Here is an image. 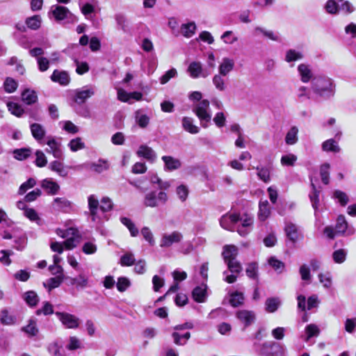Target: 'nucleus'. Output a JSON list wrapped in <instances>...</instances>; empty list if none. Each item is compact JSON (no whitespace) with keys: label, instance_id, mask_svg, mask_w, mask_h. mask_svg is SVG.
<instances>
[{"label":"nucleus","instance_id":"54","mask_svg":"<svg viewBox=\"0 0 356 356\" xmlns=\"http://www.w3.org/2000/svg\"><path fill=\"white\" fill-rule=\"evenodd\" d=\"M68 147L72 152H76L78 150L85 148V144L82 142L81 138L77 137L72 139L68 143Z\"/></svg>","mask_w":356,"mask_h":356},{"label":"nucleus","instance_id":"37","mask_svg":"<svg viewBox=\"0 0 356 356\" xmlns=\"http://www.w3.org/2000/svg\"><path fill=\"white\" fill-rule=\"evenodd\" d=\"M304 57L303 53L301 51H298L293 49H290L286 51L285 55V60L287 63L294 62L302 59Z\"/></svg>","mask_w":356,"mask_h":356},{"label":"nucleus","instance_id":"62","mask_svg":"<svg viewBox=\"0 0 356 356\" xmlns=\"http://www.w3.org/2000/svg\"><path fill=\"white\" fill-rule=\"evenodd\" d=\"M54 313L53 306L49 302H44V305L42 308L38 309L35 312L37 316L44 314V316L50 315Z\"/></svg>","mask_w":356,"mask_h":356},{"label":"nucleus","instance_id":"35","mask_svg":"<svg viewBox=\"0 0 356 356\" xmlns=\"http://www.w3.org/2000/svg\"><path fill=\"white\" fill-rule=\"evenodd\" d=\"M49 169L52 171L57 172L59 176L65 177L68 175V172L64 167L63 163L58 161H54L49 163Z\"/></svg>","mask_w":356,"mask_h":356},{"label":"nucleus","instance_id":"30","mask_svg":"<svg viewBox=\"0 0 356 356\" xmlns=\"http://www.w3.org/2000/svg\"><path fill=\"white\" fill-rule=\"evenodd\" d=\"M31 131L33 137L37 140H41L45 136V129L44 127L38 123H33L30 125Z\"/></svg>","mask_w":356,"mask_h":356},{"label":"nucleus","instance_id":"63","mask_svg":"<svg viewBox=\"0 0 356 356\" xmlns=\"http://www.w3.org/2000/svg\"><path fill=\"white\" fill-rule=\"evenodd\" d=\"M81 236L76 237H70L67 238L63 243L67 250H72L76 247L77 244L80 242Z\"/></svg>","mask_w":356,"mask_h":356},{"label":"nucleus","instance_id":"49","mask_svg":"<svg viewBox=\"0 0 356 356\" xmlns=\"http://www.w3.org/2000/svg\"><path fill=\"white\" fill-rule=\"evenodd\" d=\"M327 13L336 15L339 13V6L334 0H327L324 6Z\"/></svg>","mask_w":356,"mask_h":356},{"label":"nucleus","instance_id":"14","mask_svg":"<svg viewBox=\"0 0 356 356\" xmlns=\"http://www.w3.org/2000/svg\"><path fill=\"white\" fill-rule=\"evenodd\" d=\"M237 213H227L220 218V226L225 229L232 231L237 224Z\"/></svg>","mask_w":356,"mask_h":356},{"label":"nucleus","instance_id":"6","mask_svg":"<svg viewBox=\"0 0 356 356\" xmlns=\"http://www.w3.org/2000/svg\"><path fill=\"white\" fill-rule=\"evenodd\" d=\"M97 88L95 86L87 85L74 90L73 101L78 105L83 104L88 99L95 95Z\"/></svg>","mask_w":356,"mask_h":356},{"label":"nucleus","instance_id":"41","mask_svg":"<svg viewBox=\"0 0 356 356\" xmlns=\"http://www.w3.org/2000/svg\"><path fill=\"white\" fill-rule=\"evenodd\" d=\"M192 294L195 301L198 302H204L206 298V286L202 285L195 287Z\"/></svg>","mask_w":356,"mask_h":356},{"label":"nucleus","instance_id":"45","mask_svg":"<svg viewBox=\"0 0 356 356\" xmlns=\"http://www.w3.org/2000/svg\"><path fill=\"white\" fill-rule=\"evenodd\" d=\"M280 300L278 298H270L266 300V310L269 313L275 312L280 305Z\"/></svg>","mask_w":356,"mask_h":356},{"label":"nucleus","instance_id":"19","mask_svg":"<svg viewBox=\"0 0 356 356\" xmlns=\"http://www.w3.org/2000/svg\"><path fill=\"white\" fill-rule=\"evenodd\" d=\"M298 72L300 76V80L303 83H308L312 81L313 73L309 65L301 63L298 66Z\"/></svg>","mask_w":356,"mask_h":356},{"label":"nucleus","instance_id":"40","mask_svg":"<svg viewBox=\"0 0 356 356\" xmlns=\"http://www.w3.org/2000/svg\"><path fill=\"white\" fill-rule=\"evenodd\" d=\"M136 122L140 128H145L149 123V118L143 113L141 110H138L135 113Z\"/></svg>","mask_w":356,"mask_h":356},{"label":"nucleus","instance_id":"8","mask_svg":"<svg viewBox=\"0 0 356 356\" xmlns=\"http://www.w3.org/2000/svg\"><path fill=\"white\" fill-rule=\"evenodd\" d=\"M51 13L58 21L66 19L70 23H75L78 21L77 17L65 6H53Z\"/></svg>","mask_w":356,"mask_h":356},{"label":"nucleus","instance_id":"26","mask_svg":"<svg viewBox=\"0 0 356 356\" xmlns=\"http://www.w3.org/2000/svg\"><path fill=\"white\" fill-rule=\"evenodd\" d=\"M234 62L229 58H224L219 66V74L222 76H227L234 68Z\"/></svg>","mask_w":356,"mask_h":356},{"label":"nucleus","instance_id":"50","mask_svg":"<svg viewBox=\"0 0 356 356\" xmlns=\"http://www.w3.org/2000/svg\"><path fill=\"white\" fill-rule=\"evenodd\" d=\"M130 286L131 281L128 277L122 276L118 278L116 287L120 292L125 291Z\"/></svg>","mask_w":356,"mask_h":356},{"label":"nucleus","instance_id":"22","mask_svg":"<svg viewBox=\"0 0 356 356\" xmlns=\"http://www.w3.org/2000/svg\"><path fill=\"white\" fill-rule=\"evenodd\" d=\"M162 160L165 163L164 168L165 170L172 171L179 169L181 165V161L170 156H162Z\"/></svg>","mask_w":356,"mask_h":356},{"label":"nucleus","instance_id":"9","mask_svg":"<svg viewBox=\"0 0 356 356\" xmlns=\"http://www.w3.org/2000/svg\"><path fill=\"white\" fill-rule=\"evenodd\" d=\"M183 239V235L178 231H174L171 233H164L161 235L160 240V247L168 248L175 243H179Z\"/></svg>","mask_w":356,"mask_h":356},{"label":"nucleus","instance_id":"33","mask_svg":"<svg viewBox=\"0 0 356 356\" xmlns=\"http://www.w3.org/2000/svg\"><path fill=\"white\" fill-rule=\"evenodd\" d=\"M270 210L267 200L260 201L259 205L258 218L261 221L266 220L270 216Z\"/></svg>","mask_w":356,"mask_h":356},{"label":"nucleus","instance_id":"60","mask_svg":"<svg viewBox=\"0 0 356 356\" xmlns=\"http://www.w3.org/2000/svg\"><path fill=\"white\" fill-rule=\"evenodd\" d=\"M213 83L216 88L219 91H224L226 88L225 80L220 74H216L213 77Z\"/></svg>","mask_w":356,"mask_h":356},{"label":"nucleus","instance_id":"31","mask_svg":"<svg viewBox=\"0 0 356 356\" xmlns=\"http://www.w3.org/2000/svg\"><path fill=\"white\" fill-rule=\"evenodd\" d=\"M22 100L27 105H32L38 101V95L35 91L26 89L22 93Z\"/></svg>","mask_w":356,"mask_h":356},{"label":"nucleus","instance_id":"28","mask_svg":"<svg viewBox=\"0 0 356 356\" xmlns=\"http://www.w3.org/2000/svg\"><path fill=\"white\" fill-rule=\"evenodd\" d=\"M43 188L49 194L55 195L58 193L60 186L59 185L50 179H44L41 184Z\"/></svg>","mask_w":356,"mask_h":356},{"label":"nucleus","instance_id":"12","mask_svg":"<svg viewBox=\"0 0 356 356\" xmlns=\"http://www.w3.org/2000/svg\"><path fill=\"white\" fill-rule=\"evenodd\" d=\"M56 315L66 327L74 329L79 327V319L74 315L59 312H56Z\"/></svg>","mask_w":356,"mask_h":356},{"label":"nucleus","instance_id":"32","mask_svg":"<svg viewBox=\"0 0 356 356\" xmlns=\"http://www.w3.org/2000/svg\"><path fill=\"white\" fill-rule=\"evenodd\" d=\"M182 127L184 129L190 134H196L200 131V128L193 124V120L189 117H184L182 118Z\"/></svg>","mask_w":356,"mask_h":356},{"label":"nucleus","instance_id":"36","mask_svg":"<svg viewBox=\"0 0 356 356\" xmlns=\"http://www.w3.org/2000/svg\"><path fill=\"white\" fill-rule=\"evenodd\" d=\"M181 33L186 38H191L195 32L196 25L193 22L183 24L181 26Z\"/></svg>","mask_w":356,"mask_h":356},{"label":"nucleus","instance_id":"13","mask_svg":"<svg viewBox=\"0 0 356 356\" xmlns=\"http://www.w3.org/2000/svg\"><path fill=\"white\" fill-rule=\"evenodd\" d=\"M188 72L193 79H197L198 77L206 78L209 75V72L202 68V64L196 61L190 63L188 67Z\"/></svg>","mask_w":356,"mask_h":356},{"label":"nucleus","instance_id":"1","mask_svg":"<svg viewBox=\"0 0 356 356\" xmlns=\"http://www.w3.org/2000/svg\"><path fill=\"white\" fill-rule=\"evenodd\" d=\"M312 88L314 93L325 98L333 95L332 80L325 76H315L312 79Z\"/></svg>","mask_w":356,"mask_h":356},{"label":"nucleus","instance_id":"2","mask_svg":"<svg viewBox=\"0 0 356 356\" xmlns=\"http://www.w3.org/2000/svg\"><path fill=\"white\" fill-rule=\"evenodd\" d=\"M255 350L260 355L284 356L285 349L280 344L274 342H266L262 345H254Z\"/></svg>","mask_w":356,"mask_h":356},{"label":"nucleus","instance_id":"59","mask_svg":"<svg viewBox=\"0 0 356 356\" xmlns=\"http://www.w3.org/2000/svg\"><path fill=\"white\" fill-rule=\"evenodd\" d=\"M36 184V181L33 178H29L26 181L23 183L19 188L18 194L23 195L29 189L33 188Z\"/></svg>","mask_w":356,"mask_h":356},{"label":"nucleus","instance_id":"11","mask_svg":"<svg viewBox=\"0 0 356 356\" xmlns=\"http://www.w3.org/2000/svg\"><path fill=\"white\" fill-rule=\"evenodd\" d=\"M118 99L129 104H132L134 101H140L143 99V93L140 92H128L122 88H118L117 92Z\"/></svg>","mask_w":356,"mask_h":356},{"label":"nucleus","instance_id":"51","mask_svg":"<svg viewBox=\"0 0 356 356\" xmlns=\"http://www.w3.org/2000/svg\"><path fill=\"white\" fill-rule=\"evenodd\" d=\"M18 86L17 82L13 78L7 77L3 83V88L6 92H15Z\"/></svg>","mask_w":356,"mask_h":356},{"label":"nucleus","instance_id":"43","mask_svg":"<svg viewBox=\"0 0 356 356\" xmlns=\"http://www.w3.org/2000/svg\"><path fill=\"white\" fill-rule=\"evenodd\" d=\"M305 340L308 341L312 337H318L320 333L318 327L315 324L307 325L305 327Z\"/></svg>","mask_w":356,"mask_h":356},{"label":"nucleus","instance_id":"10","mask_svg":"<svg viewBox=\"0 0 356 356\" xmlns=\"http://www.w3.org/2000/svg\"><path fill=\"white\" fill-rule=\"evenodd\" d=\"M348 228V223L343 216H339L337 220V225L335 229H333L331 227H326L324 230V233L330 238H333L335 234H343Z\"/></svg>","mask_w":356,"mask_h":356},{"label":"nucleus","instance_id":"15","mask_svg":"<svg viewBox=\"0 0 356 356\" xmlns=\"http://www.w3.org/2000/svg\"><path fill=\"white\" fill-rule=\"evenodd\" d=\"M136 154L139 157H143L151 163L154 162L156 159L155 152L151 147L145 145H140Z\"/></svg>","mask_w":356,"mask_h":356},{"label":"nucleus","instance_id":"25","mask_svg":"<svg viewBox=\"0 0 356 356\" xmlns=\"http://www.w3.org/2000/svg\"><path fill=\"white\" fill-rule=\"evenodd\" d=\"M47 350L51 356H65V353L63 350V344L58 340L49 343Z\"/></svg>","mask_w":356,"mask_h":356},{"label":"nucleus","instance_id":"7","mask_svg":"<svg viewBox=\"0 0 356 356\" xmlns=\"http://www.w3.org/2000/svg\"><path fill=\"white\" fill-rule=\"evenodd\" d=\"M237 232L242 236H247L252 229L254 222L253 217L250 215L244 213L240 215L237 213Z\"/></svg>","mask_w":356,"mask_h":356},{"label":"nucleus","instance_id":"39","mask_svg":"<svg viewBox=\"0 0 356 356\" xmlns=\"http://www.w3.org/2000/svg\"><path fill=\"white\" fill-rule=\"evenodd\" d=\"M120 222L129 229L131 236L135 237L138 235V229L133 221L127 217H120Z\"/></svg>","mask_w":356,"mask_h":356},{"label":"nucleus","instance_id":"46","mask_svg":"<svg viewBox=\"0 0 356 356\" xmlns=\"http://www.w3.org/2000/svg\"><path fill=\"white\" fill-rule=\"evenodd\" d=\"M298 129L292 127L287 132L285 137V142L287 145H294L298 140Z\"/></svg>","mask_w":356,"mask_h":356},{"label":"nucleus","instance_id":"34","mask_svg":"<svg viewBox=\"0 0 356 356\" xmlns=\"http://www.w3.org/2000/svg\"><path fill=\"white\" fill-rule=\"evenodd\" d=\"M23 298L26 303L31 307H35L39 302V297L33 291H29L24 293Z\"/></svg>","mask_w":356,"mask_h":356},{"label":"nucleus","instance_id":"42","mask_svg":"<svg viewBox=\"0 0 356 356\" xmlns=\"http://www.w3.org/2000/svg\"><path fill=\"white\" fill-rule=\"evenodd\" d=\"M322 149L325 152H339L340 148L338 143L334 139H328L322 144Z\"/></svg>","mask_w":356,"mask_h":356},{"label":"nucleus","instance_id":"52","mask_svg":"<svg viewBox=\"0 0 356 356\" xmlns=\"http://www.w3.org/2000/svg\"><path fill=\"white\" fill-rule=\"evenodd\" d=\"M244 300L243 294L241 292L236 291L230 295L229 302L233 307L241 305Z\"/></svg>","mask_w":356,"mask_h":356},{"label":"nucleus","instance_id":"24","mask_svg":"<svg viewBox=\"0 0 356 356\" xmlns=\"http://www.w3.org/2000/svg\"><path fill=\"white\" fill-rule=\"evenodd\" d=\"M111 210V200L109 197H103L99 207V213L101 218H105L107 220L109 219V215L106 213Z\"/></svg>","mask_w":356,"mask_h":356},{"label":"nucleus","instance_id":"27","mask_svg":"<svg viewBox=\"0 0 356 356\" xmlns=\"http://www.w3.org/2000/svg\"><path fill=\"white\" fill-rule=\"evenodd\" d=\"M238 254V248L233 245H227L223 248V252L222 253L225 261L229 260L236 259V257Z\"/></svg>","mask_w":356,"mask_h":356},{"label":"nucleus","instance_id":"29","mask_svg":"<svg viewBox=\"0 0 356 356\" xmlns=\"http://www.w3.org/2000/svg\"><path fill=\"white\" fill-rule=\"evenodd\" d=\"M81 166L100 173L108 168V164L106 161L99 160L97 163H85Z\"/></svg>","mask_w":356,"mask_h":356},{"label":"nucleus","instance_id":"55","mask_svg":"<svg viewBox=\"0 0 356 356\" xmlns=\"http://www.w3.org/2000/svg\"><path fill=\"white\" fill-rule=\"evenodd\" d=\"M313 187V191L309 194V198L310 201L312 202V207L314 208L315 211V215H316V211L318 208V204H319V191H317L314 187V185L312 184Z\"/></svg>","mask_w":356,"mask_h":356},{"label":"nucleus","instance_id":"21","mask_svg":"<svg viewBox=\"0 0 356 356\" xmlns=\"http://www.w3.org/2000/svg\"><path fill=\"white\" fill-rule=\"evenodd\" d=\"M0 322L4 325H13L17 323V318L8 309L4 308L0 312Z\"/></svg>","mask_w":356,"mask_h":356},{"label":"nucleus","instance_id":"44","mask_svg":"<svg viewBox=\"0 0 356 356\" xmlns=\"http://www.w3.org/2000/svg\"><path fill=\"white\" fill-rule=\"evenodd\" d=\"M135 257L130 252H124L120 258L119 264L122 266H131L135 263Z\"/></svg>","mask_w":356,"mask_h":356},{"label":"nucleus","instance_id":"3","mask_svg":"<svg viewBox=\"0 0 356 356\" xmlns=\"http://www.w3.org/2000/svg\"><path fill=\"white\" fill-rule=\"evenodd\" d=\"M193 111L199 118L202 127L204 128L208 127L211 120L209 102L207 99L200 101L194 106Z\"/></svg>","mask_w":356,"mask_h":356},{"label":"nucleus","instance_id":"20","mask_svg":"<svg viewBox=\"0 0 356 356\" xmlns=\"http://www.w3.org/2000/svg\"><path fill=\"white\" fill-rule=\"evenodd\" d=\"M237 318L245 324V327L249 326L255 321L254 312L249 310H239L236 313Z\"/></svg>","mask_w":356,"mask_h":356},{"label":"nucleus","instance_id":"61","mask_svg":"<svg viewBox=\"0 0 356 356\" xmlns=\"http://www.w3.org/2000/svg\"><path fill=\"white\" fill-rule=\"evenodd\" d=\"M297 161V156L292 154L284 155L281 158V163L284 166H293Z\"/></svg>","mask_w":356,"mask_h":356},{"label":"nucleus","instance_id":"38","mask_svg":"<svg viewBox=\"0 0 356 356\" xmlns=\"http://www.w3.org/2000/svg\"><path fill=\"white\" fill-rule=\"evenodd\" d=\"M285 232L290 241L296 242L298 239V232L296 225L287 223L285 227Z\"/></svg>","mask_w":356,"mask_h":356},{"label":"nucleus","instance_id":"64","mask_svg":"<svg viewBox=\"0 0 356 356\" xmlns=\"http://www.w3.org/2000/svg\"><path fill=\"white\" fill-rule=\"evenodd\" d=\"M54 204L58 209L66 210L70 207V202L65 197H56Z\"/></svg>","mask_w":356,"mask_h":356},{"label":"nucleus","instance_id":"4","mask_svg":"<svg viewBox=\"0 0 356 356\" xmlns=\"http://www.w3.org/2000/svg\"><path fill=\"white\" fill-rule=\"evenodd\" d=\"M8 110L11 114L17 118H21L24 113L28 114L29 117L35 120H39V107L34 106L33 108H24L21 105L13 102L7 103Z\"/></svg>","mask_w":356,"mask_h":356},{"label":"nucleus","instance_id":"48","mask_svg":"<svg viewBox=\"0 0 356 356\" xmlns=\"http://www.w3.org/2000/svg\"><path fill=\"white\" fill-rule=\"evenodd\" d=\"M26 26L32 30H37L41 26V17L40 15H33L26 19Z\"/></svg>","mask_w":356,"mask_h":356},{"label":"nucleus","instance_id":"18","mask_svg":"<svg viewBox=\"0 0 356 356\" xmlns=\"http://www.w3.org/2000/svg\"><path fill=\"white\" fill-rule=\"evenodd\" d=\"M88 202L92 220L95 221L97 218H100L101 216L99 213V202L97 198L94 195H90L88 198Z\"/></svg>","mask_w":356,"mask_h":356},{"label":"nucleus","instance_id":"5","mask_svg":"<svg viewBox=\"0 0 356 356\" xmlns=\"http://www.w3.org/2000/svg\"><path fill=\"white\" fill-rule=\"evenodd\" d=\"M168 200V195L164 191H154L147 193L144 198L146 207H156L164 204Z\"/></svg>","mask_w":356,"mask_h":356},{"label":"nucleus","instance_id":"57","mask_svg":"<svg viewBox=\"0 0 356 356\" xmlns=\"http://www.w3.org/2000/svg\"><path fill=\"white\" fill-rule=\"evenodd\" d=\"M222 40L227 44H232L238 40L237 36L232 31H227L221 35Z\"/></svg>","mask_w":356,"mask_h":356},{"label":"nucleus","instance_id":"23","mask_svg":"<svg viewBox=\"0 0 356 356\" xmlns=\"http://www.w3.org/2000/svg\"><path fill=\"white\" fill-rule=\"evenodd\" d=\"M21 331L26 333L29 337H36L39 333L36 320L30 318L28 321V324L21 328Z\"/></svg>","mask_w":356,"mask_h":356},{"label":"nucleus","instance_id":"47","mask_svg":"<svg viewBox=\"0 0 356 356\" xmlns=\"http://www.w3.org/2000/svg\"><path fill=\"white\" fill-rule=\"evenodd\" d=\"M172 337L175 344L178 346H183L186 344L187 341L190 339L191 334L187 332L184 334H180L178 332H175L172 334Z\"/></svg>","mask_w":356,"mask_h":356},{"label":"nucleus","instance_id":"17","mask_svg":"<svg viewBox=\"0 0 356 356\" xmlns=\"http://www.w3.org/2000/svg\"><path fill=\"white\" fill-rule=\"evenodd\" d=\"M47 145L49 146V149H47L49 153H52L56 159H60L63 158V154L61 149V144L56 141L54 138H49Z\"/></svg>","mask_w":356,"mask_h":356},{"label":"nucleus","instance_id":"56","mask_svg":"<svg viewBox=\"0 0 356 356\" xmlns=\"http://www.w3.org/2000/svg\"><path fill=\"white\" fill-rule=\"evenodd\" d=\"M333 197L343 207L346 206L349 200L348 195L344 192L339 190H336L334 192Z\"/></svg>","mask_w":356,"mask_h":356},{"label":"nucleus","instance_id":"16","mask_svg":"<svg viewBox=\"0 0 356 356\" xmlns=\"http://www.w3.org/2000/svg\"><path fill=\"white\" fill-rule=\"evenodd\" d=\"M50 78L52 81L58 83L62 86H67L70 81V75L66 71L55 70Z\"/></svg>","mask_w":356,"mask_h":356},{"label":"nucleus","instance_id":"58","mask_svg":"<svg viewBox=\"0 0 356 356\" xmlns=\"http://www.w3.org/2000/svg\"><path fill=\"white\" fill-rule=\"evenodd\" d=\"M268 264L279 273H282L284 269V264L275 257H270L268 259Z\"/></svg>","mask_w":356,"mask_h":356},{"label":"nucleus","instance_id":"53","mask_svg":"<svg viewBox=\"0 0 356 356\" xmlns=\"http://www.w3.org/2000/svg\"><path fill=\"white\" fill-rule=\"evenodd\" d=\"M31 149L29 148H21L16 149L13 151L15 159L22 161L28 158L31 154Z\"/></svg>","mask_w":356,"mask_h":356}]
</instances>
